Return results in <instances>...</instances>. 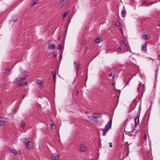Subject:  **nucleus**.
I'll return each instance as SVG.
<instances>
[{"instance_id":"obj_3","label":"nucleus","mask_w":160,"mask_h":160,"mask_svg":"<svg viewBox=\"0 0 160 160\" xmlns=\"http://www.w3.org/2000/svg\"><path fill=\"white\" fill-rule=\"evenodd\" d=\"M23 142L27 149H29L32 147V142L28 140L26 138H24L23 139Z\"/></svg>"},{"instance_id":"obj_32","label":"nucleus","mask_w":160,"mask_h":160,"mask_svg":"<svg viewBox=\"0 0 160 160\" xmlns=\"http://www.w3.org/2000/svg\"><path fill=\"white\" fill-rule=\"evenodd\" d=\"M62 57V54H60L59 55V59H60V61L61 60Z\"/></svg>"},{"instance_id":"obj_17","label":"nucleus","mask_w":160,"mask_h":160,"mask_svg":"<svg viewBox=\"0 0 160 160\" xmlns=\"http://www.w3.org/2000/svg\"><path fill=\"white\" fill-rule=\"evenodd\" d=\"M26 126L25 123L23 122L22 121L21 123L20 124V127L22 129H23L25 128Z\"/></svg>"},{"instance_id":"obj_24","label":"nucleus","mask_w":160,"mask_h":160,"mask_svg":"<svg viewBox=\"0 0 160 160\" xmlns=\"http://www.w3.org/2000/svg\"><path fill=\"white\" fill-rule=\"evenodd\" d=\"M115 25L117 27H119L120 26V25L119 22L118 21L116 22L115 23Z\"/></svg>"},{"instance_id":"obj_4","label":"nucleus","mask_w":160,"mask_h":160,"mask_svg":"<svg viewBox=\"0 0 160 160\" xmlns=\"http://www.w3.org/2000/svg\"><path fill=\"white\" fill-rule=\"evenodd\" d=\"M137 92L138 93L139 92L143 93L145 90L144 84H142V83L139 82L138 86L137 88Z\"/></svg>"},{"instance_id":"obj_49","label":"nucleus","mask_w":160,"mask_h":160,"mask_svg":"<svg viewBox=\"0 0 160 160\" xmlns=\"http://www.w3.org/2000/svg\"><path fill=\"white\" fill-rule=\"evenodd\" d=\"M1 103V102L0 101V104Z\"/></svg>"},{"instance_id":"obj_45","label":"nucleus","mask_w":160,"mask_h":160,"mask_svg":"<svg viewBox=\"0 0 160 160\" xmlns=\"http://www.w3.org/2000/svg\"><path fill=\"white\" fill-rule=\"evenodd\" d=\"M67 28H68V26L66 28L65 30H67Z\"/></svg>"},{"instance_id":"obj_31","label":"nucleus","mask_w":160,"mask_h":160,"mask_svg":"<svg viewBox=\"0 0 160 160\" xmlns=\"http://www.w3.org/2000/svg\"><path fill=\"white\" fill-rule=\"evenodd\" d=\"M11 70L10 69H6V72L4 73H6L7 72H9Z\"/></svg>"},{"instance_id":"obj_35","label":"nucleus","mask_w":160,"mask_h":160,"mask_svg":"<svg viewBox=\"0 0 160 160\" xmlns=\"http://www.w3.org/2000/svg\"><path fill=\"white\" fill-rule=\"evenodd\" d=\"M108 144H109V147L110 148H111V147H112V143L109 142Z\"/></svg>"},{"instance_id":"obj_20","label":"nucleus","mask_w":160,"mask_h":160,"mask_svg":"<svg viewBox=\"0 0 160 160\" xmlns=\"http://www.w3.org/2000/svg\"><path fill=\"white\" fill-rule=\"evenodd\" d=\"M54 72V73L53 74V79L54 80V81L55 82L56 80V76L55 73V69L54 70V71H52V73H53Z\"/></svg>"},{"instance_id":"obj_36","label":"nucleus","mask_w":160,"mask_h":160,"mask_svg":"<svg viewBox=\"0 0 160 160\" xmlns=\"http://www.w3.org/2000/svg\"><path fill=\"white\" fill-rule=\"evenodd\" d=\"M18 153L20 155H21L22 154V152L21 151H18Z\"/></svg>"},{"instance_id":"obj_7","label":"nucleus","mask_w":160,"mask_h":160,"mask_svg":"<svg viewBox=\"0 0 160 160\" xmlns=\"http://www.w3.org/2000/svg\"><path fill=\"white\" fill-rule=\"evenodd\" d=\"M73 64L74 67L76 70V74H77V72L79 70V69L80 68V65L76 61L74 62Z\"/></svg>"},{"instance_id":"obj_8","label":"nucleus","mask_w":160,"mask_h":160,"mask_svg":"<svg viewBox=\"0 0 160 160\" xmlns=\"http://www.w3.org/2000/svg\"><path fill=\"white\" fill-rule=\"evenodd\" d=\"M6 119L4 118H0V126H3L5 125Z\"/></svg>"},{"instance_id":"obj_42","label":"nucleus","mask_w":160,"mask_h":160,"mask_svg":"<svg viewBox=\"0 0 160 160\" xmlns=\"http://www.w3.org/2000/svg\"><path fill=\"white\" fill-rule=\"evenodd\" d=\"M112 76V73H111L109 75V76L110 77H111Z\"/></svg>"},{"instance_id":"obj_5","label":"nucleus","mask_w":160,"mask_h":160,"mask_svg":"<svg viewBox=\"0 0 160 160\" xmlns=\"http://www.w3.org/2000/svg\"><path fill=\"white\" fill-rule=\"evenodd\" d=\"M27 78V76H24L23 77L17 78L13 81V82L14 83H18L19 82H22L25 80Z\"/></svg>"},{"instance_id":"obj_28","label":"nucleus","mask_w":160,"mask_h":160,"mask_svg":"<svg viewBox=\"0 0 160 160\" xmlns=\"http://www.w3.org/2000/svg\"><path fill=\"white\" fill-rule=\"evenodd\" d=\"M132 78H130L128 81H127L126 82V84L124 86V87H125V85H128L129 82V81L130 80V79Z\"/></svg>"},{"instance_id":"obj_41","label":"nucleus","mask_w":160,"mask_h":160,"mask_svg":"<svg viewBox=\"0 0 160 160\" xmlns=\"http://www.w3.org/2000/svg\"><path fill=\"white\" fill-rule=\"evenodd\" d=\"M15 111H16V110H15V109H13L12 110V111L13 112H15Z\"/></svg>"},{"instance_id":"obj_13","label":"nucleus","mask_w":160,"mask_h":160,"mask_svg":"<svg viewBox=\"0 0 160 160\" xmlns=\"http://www.w3.org/2000/svg\"><path fill=\"white\" fill-rule=\"evenodd\" d=\"M126 13V11L124 9V7H123V9L121 12V15L122 17H124L125 16Z\"/></svg>"},{"instance_id":"obj_38","label":"nucleus","mask_w":160,"mask_h":160,"mask_svg":"<svg viewBox=\"0 0 160 160\" xmlns=\"http://www.w3.org/2000/svg\"><path fill=\"white\" fill-rule=\"evenodd\" d=\"M76 92L77 95H78L79 94V92L78 91H77Z\"/></svg>"},{"instance_id":"obj_25","label":"nucleus","mask_w":160,"mask_h":160,"mask_svg":"<svg viewBox=\"0 0 160 160\" xmlns=\"http://www.w3.org/2000/svg\"><path fill=\"white\" fill-rule=\"evenodd\" d=\"M38 2V1L37 0H36V1H34L33 3H32L31 4V5L32 6H34Z\"/></svg>"},{"instance_id":"obj_9","label":"nucleus","mask_w":160,"mask_h":160,"mask_svg":"<svg viewBox=\"0 0 160 160\" xmlns=\"http://www.w3.org/2000/svg\"><path fill=\"white\" fill-rule=\"evenodd\" d=\"M68 0H61L60 2L59 7L60 8H62L63 6L65 5Z\"/></svg>"},{"instance_id":"obj_33","label":"nucleus","mask_w":160,"mask_h":160,"mask_svg":"<svg viewBox=\"0 0 160 160\" xmlns=\"http://www.w3.org/2000/svg\"><path fill=\"white\" fill-rule=\"evenodd\" d=\"M143 138L145 140H146L147 139V135L146 134L144 135Z\"/></svg>"},{"instance_id":"obj_39","label":"nucleus","mask_w":160,"mask_h":160,"mask_svg":"<svg viewBox=\"0 0 160 160\" xmlns=\"http://www.w3.org/2000/svg\"><path fill=\"white\" fill-rule=\"evenodd\" d=\"M125 45L126 47H128V44L127 43H125Z\"/></svg>"},{"instance_id":"obj_14","label":"nucleus","mask_w":160,"mask_h":160,"mask_svg":"<svg viewBox=\"0 0 160 160\" xmlns=\"http://www.w3.org/2000/svg\"><path fill=\"white\" fill-rule=\"evenodd\" d=\"M102 38L100 37H98L95 40V42L96 43H100L102 41Z\"/></svg>"},{"instance_id":"obj_2","label":"nucleus","mask_w":160,"mask_h":160,"mask_svg":"<svg viewBox=\"0 0 160 160\" xmlns=\"http://www.w3.org/2000/svg\"><path fill=\"white\" fill-rule=\"evenodd\" d=\"M112 120H110L107 123L105 126V128L103 129H101L102 132V135L105 136L106 135V133L111 128L112 125Z\"/></svg>"},{"instance_id":"obj_23","label":"nucleus","mask_w":160,"mask_h":160,"mask_svg":"<svg viewBox=\"0 0 160 160\" xmlns=\"http://www.w3.org/2000/svg\"><path fill=\"white\" fill-rule=\"evenodd\" d=\"M68 14V11H66L63 14V19L64 18L66 17Z\"/></svg>"},{"instance_id":"obj_11","label":"nucleus","mask_w":160,"mask_h":160,"mask_svg":"<svg viewBox=\"0 0 160 160\" xmlns=\"http://www.w3.org/2000/svg\"><path fill=\"white\" fill-rule=\"evenodd\" d=\"M36 83L41 88L43 87V82L41 80L39 79H37L36 81Z\"/></svg>"},{"instance_id":"obj_46","label":"nucleus","mask_w":160,"mask_h":160,"mask_svg":"<svg viewBox=\"0 0 160 160\" xmlns=\"http://www.w3.org/2000/svg\"><path fill=\"white\" fill-rule=\"evenodd\" d=\"M75 79H76V78L74 79V80L73 82V83H74V81H75Z\"/></svg>"},{"instance_id":"obj_44","label":"nucleus","mask_w":160,"mask_h":160,"mask_svg":"<svg viewBox=\"0 0 160 160\" xmlns=\"http://www.w3.org/2000/svg\"><path fill=\"white\" fill-rule=\"evenodd\" d=\"M119 30L122 31V29H120Z\"/></svg>"},{"instance_id":"obj_48","label":"nucleus","mask_w":160,"mask_h":160,"mask_svg":"<svg viewBox=\"0 0 160 160\" xmlns=\"http://www.w3.org/2000/svg\"><path fill=\"white\" fill-rule=\"evenodd\" d=\"M25 97V96H23V99Z\"/></svg>"},{"instance_id":"obj_30","label":"nucleus","mask_w":160,"mask_h":160,"mask_svg":"<svg viewBox=\"0 0 160 160\" xmlns=\"http://www.w3.org/2000/svg\"><path fill=\"white\" fill-rule=\"evenodd\" d=\"M157 74H158V70H156V74L155 75V80H156V79L157 78Z\"/></svg>"},{"instance_id":"obj_27","label":"nucleus","mask_w":160,"mask_h":160,"mask_svg":"<svg viewBox=\"0 0 160 160\" xmlns=\"http://www.w3.org/2000/svg\"><path fill=\"white\" fill-rule=\"evenodd\" d=\"M27 82H25L23 83L20 84L19 85L20 86H22L23 85H26L27 84Z\"/></svg>"},{"instance_id":"obj_37","label":"nucleus","mask_w":160,"mask_h":160,"mask_svg":"<svg viewBox=\"0 0 160 160\" xmlns=\"http://www.w3.org/2000/svg\"><path fill=\"white\" fill-rule=\"evenodd\" d=\"M157 23H158V25L159 26H160V21H158V22Z\"/></svg>"},{"instance_id":"obj_34","label":"nucleus","mask_w":160,"mask_h":160,"mask_svg":"<svg viewBox=\"0 0 160 160\" xmlns=\"http://www.w3.org/2000/svg\"><path fill=\"white\" fill-rule=\"evenodd\" d=\"M121 50V48H119L118 49H117V52H119Z\"/></svg>"},{"instance_id":"obj_18","label":"nucleus","mask_w":160,"mask_h":160,"mask_svg":"<svg viewBox=\"0 0 160 160\" xmlns=\"http://www.w3.org/2000/svg\"><path fill=\"white\" fill-rule=\"evenodd\" d=\"M141 50L142 51H146V44L142 45V46Z\"/></svg>"},{"instance_id":"obj_10","label":"nucleus","mask_w":160,"mask_h":160,"mask_svg":"<svg viewBox=\"0 0 160 160\" xmlns=\"http://www.w3.org/2000/svg\"><path fill=\"white\" fill-rule=\"evenodd\" d=\"M58 155L56 153L52 154L51 156V158L52 159L55 160H57L58 159Z\"/></svg>"},{"instance_id":"obj_15","label":"nucleus","mask_w":160,"mask_h":160,"mask_svg":"<svg viewBox=\"0 0 160 160\" xmlns=\"http://www.w3.org/2000/svg\"><path fill=\"white\" fill-rule=\"evenodd\" d=\"M55 46L53 44L48 45V49H54L55 48Z\"/></svg>"},{"instance_id":"obj_16","label":"nucleus","mask_w":160,"mask_h":160,"mask_svg":"<svg viewBox=\"0 0 160 160\" xmlns=\"http://www.w3.org/2000/svg\"><path fill=\"white\" fill-rule=\"evenodd\" d=\"M9 151L11 153L16 155H17V154H18L17 152L14 149H11L9 150Z\"/></svg>"},{"instance_id":"obj_12","label":"nucleus","mask_w":160,"mask_h":160,"mask_svg":"<svg viewBox=\"0 0 160 160\" xmlns=\"http://www.w3.org/2000/svg\"><path fill=\"white\" fill-rule=\"evenodd\" d=\"M134 124L135 127H136L137 126L139 123V118L138 117H137L135 118L134 119Z\"/></svg>"},{"instance_id":"obj_1","label":"nucleus","mask_w":160,"mask_h":160,"mask_svg":"<svg viewBox=\"0 0 160 160\" xmlns=\"http://www.w3.org/2000/svg\"><path fill=\"white\" fill-rule=\"evenodd\" d=\"M102 115L100 113L94 114L92 115L88 116V118L89 120H91L95 124H97L98 122V118H101Z\"/></svg>"},{"instance_id":"obj_22","label":"nucleus","mask_w":160,"mask_h":160,"mask_svg":"<svg viewBox=\"0 0 160 160\" xmlns=\"http://www.w3.org/2000/svg\"><path fill=\"white\" fill-rule=\"evenodd\" d=\"M49 124L50 126L51 127L53 128V126H54V125L53 124L52 122L51 121H50L49 122Z\"/></svg>"},{"instance_id":"obj_19","label":"nucleus","mask_w":160,"mask_h":160,"mask_svg":"<svg viewBox=\"0 0 160 160\" xmlns=\"http://www.w3.org/2000/svg\"><path fill=\"white\" fill-rule=\"evenodd\" d=\"M62 43H59L57 46V49L59 50H60L62 49Z\"/></svg>"},{"instance_id":"obj_47","label":"nucleus","mask_w":160,"mask_h":160,"mask_svg":"<svg viewBox=\"0 0 160 160\" xmlns=\"http://www.w3.org/2000/svg\"><path fill=\"white\" fill-rule=\"evenodd\" d=\"M159 58H160V55H159Z\"/></svg>"},{"instance_id":"obj_40","label":"nucleus","mask_w":160,"mask_h":160,"mask_svg":"<svg viewBox=\"0 0 160 160\" xmlns=\"http://www.w3.org/2000/svg\"><path fill=\"white\" fill-rule=\"evenodd\" d=\"M56 56H57L56 54H54L53 56V57L55 58L56 57Z\"/></svg>"},{"instance_id":"obj_43","label":"nucleus","mask_w":160,"mask_h":160,"mask_svg":"<svg viewBox=\"0 0 160 160\" xmlns=\"http://www.w3.org/2000/svg\"><path fill=\"white\" fill-rule=\"evenodd\" d=\"M156 3V2H152V4H154V3Z\"/></svg>"},{"instance_id":"obj_26","label":"nucleus","mask_w":160,"mask_h":160,"mask_svg":"<svg viewBox=\"0 0 160 160\" xmlns=\"http://www.w3.org/2000/svg\"><path fill=\"white\" fill-rule=\"evenodd\" d=\"M124 43V40H121L119 42V43L121 45H122Z\"/></svg>"},{"instance_id":"obj_29","label":"nucleus","mask_w":160,"mask_h":160,"mask_svg":"<svg viewBox=\"0 0 160 160\" xmlns=\"http://www.w3.org/2000/svg\"><path fill=\"white\" fill-rule=\"evenodd\" d=\"M143 4H146V3L144 2H143ZM146 4L147 5H151L152 4V2H149V3H148Z\"/></svg>"},{"instance_id":"obj_6","label":"nucleus","mask_w":160,"mask_h":160,"mask_svg":"<svg viewBox=\"0 0 160 160\" xmlns=\"http://www.w3.org/2000/svg\"><path fill=\"white\" fill-rule=\"evenodd\" d=\"M87 148L84 145L81 144L79 147V151L80 152H84L86 151Z\"/></svg>"},{"instance_id":"obj_21","label":"nucleus","mask_w":160,"mask_h":160,"mask_svg":"<svg viewBox=\"0 0 160 160\" xmlns=\"http://www.w3.org/2000/svg\"><path fill=\"white\" fill-rule=\"evenodd\" d=\"M142 38L143 39L145 40H148V38L147 34H143L142 35Z\"/></svg>"}]
</instances>
